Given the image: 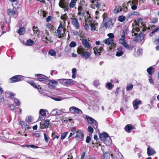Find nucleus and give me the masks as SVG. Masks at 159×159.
<instances>
[{"instance_id": "nucleus-1", "label": "nucleus", "mask_w": 159, "mask_h": 159, "mask_svg": "<svg viewBox=\"0 0 159 159\" xmlns=\"http://www.w3.org/2000/svg\"><path fill=\"white\" fill-rule=\"evenodd\" d=\"M76 0H71L69 4L68 3L65 1L64 0H60L59 3V6L64 9L65 11H68L70 10V8H73L75 6Z\"/></svg>"}, {"instance_id": "nucleus-2", "label": "nucleus", "mask_w": 159, "mask_h": 159, "mask_svg": "<svg viewBox=\"0 0 159 159\" xmlns=\"http://www.w3.org/2000/svg\"><path fill=\"white\" fill-rule=\"evenodd\" d=\"M102 17L103 21L102 24L103 27L105 28L106 29H111L113 26L111 19L108 17L107 13H104Z\"/></svg>"}, {"instance_id": "nucleus-3", "label": "nucleus", "mask_w": 159, "mask_h": 159, "mask_svg": "<svg viewBox=\"0 0 159 159\" xmlns=\"http://www.w3.org/2000/svg\"><path fill=\"white\" fill-rule=\"evenodd\" d=\"M140 30V28L137 27V26L135 28L133 27L132 30V35L133 37V39L134 41L138 42L141 39L143 38V37L141 38V36H143V34L141 33H138Z\"/></svg>"}, {"instance_id": "nucleus-4", "label": "nucleus", "mask_w": 159, "mask_h": 159, "mask_svg": "<svg viewBox=\"0 0 159 159\" xmlns=\"http://www.w3.org/2000/svg\"><path fill=\"white\" fill-rule=\"evenodd\" d=\"M77 52L83 58H85V60L88 59L90 55L89 52L88 51H85L84 48L81 46H80L78 48Z\"/></svg>"}, {"instance_id": "nucleus-5", "label": "nucleus", "mask_w": 159, "mask_h": 159, "mask_svg": "<svg viewBox=\"0 0 159 159\" xmlns=\"http://www.w3.org/2000/svg\"><path fill=\"white\" fill-rule=\"evenodd\" d=\"M88 123L91 125L93 127V128L97 130L98 132L99 130L97 129L98 126V124L97 121L93 118L89 116L88 115L86 116V117Z\"/></svg>"}, {"instance_id": "nucleus-6", "label": "nucleus", "mask_w": 159, "mask_h": 159, "mask_svg": "<svg viewBox=\"0 0 159 159\" xmlns=\"http://www.w3.org/2000/svg\"><path fill=\"white\" fill-rule=\"evenodd\" d=\"M61 84L66 86H70L74 84V81L71 79H59Z\"/></svg>"}, {"instance_id": "nucleus-7", "label": "nucleus", "mask_w": 159, "mask_h": 159, "mask_svg": "<svg viewBox=\"0 0 159 159\" xmlns=\"http://www.w3.org/2000/svg\"><path fill=\"white\" fill-rule=\"evenodd\" d=\"M24 77L21 75H16L10 78L11 83L20 81L24 80Z\"/></svg>"}, {"instance_id": "nucleus-8", "label": "nucleus", "mask_w": 159, "mask_h": 159, "mask_svg": "<svg viewBox=\"0 0 159 159\" xmlns=\"http://www.w3.org/2000/svg\"><path fill=\"white\" fill-rule=\"evenodd\" d=\"M70 111L74 113L81 114L83 113L82 111L80 109L74 106L70 107L69 109Z\"/></svg>"}, {"instance_id": "nucleus-9", "label": "nucleus", "mask_w": 159, "mask_h": 159, "mask_svg": "<svg viewBox=\"0 0 159 159\" xmlns=\"http://www.w3.org/2000/svg\"><path fill=\"white\" fill-rule=\"evenodd\" d=\"M7 13L8 15L16 18L18 15V12L16 9H10L8 10Z\"/></svg>"}, {"instance_id": "nucleus-10", "label": "nucleus", "mask_w": 159, "mask_h": 159, "mask_svg": "<svg viewBox=\"0 0 159 159\" xmlns=\"http://www.w3.org/2000/svg\"><path fill=\"white\" fill-rule=\"evenodd\" d=\"M57 84L58 82L55 80H49L48 87L50 89H54Z\"/></svg>"}, {"instance_id": "nucleus-11", "label": "nucleus", "mask_w": 159, "mask_h": 159, "mask_svg": "<svg viewBox=\"0 0 159 159\" xmlns=\"http://www.w3.org/2000/svg\"><path fill=\"white\" fill-rule=\"evenodd\" d=\"M35 76L38 77V80L40 81H47L48 80V77L41 74H35Z\"/></svg>"}, {"instance_id": "nucleus-12", "label": "nucleus", "mask_w": 159, "mask_h": 159, "mask_svg": "<svg viewBox=\"0 0 159 159\" xmlns=\"http://www.w3.org/2000/svg\"><path fill=\"white\" fill-rule=\"evenodd\" d=\"M71 19L72 20V24L73 26L75 27L76 30L79 29L80 25L77 19L75 18H71Z\"/></svg>"}, {"instance_id": "nucleus-13", "label": "nucleus", "mask_w": 159, "mask_h": 159, "mask_svg": "<svg viewBox=\"0 0 159 159\" xmlns=\"http://www.w3.org/2000/svg\"><path fill=\"white\" fill-rule=\"evenodd\" d=\"M62 29V24L60 23L57 30L55 32L56 35L57 36H59V38H61L62 37L61 36V30Z\"/></svg>"}, {"instance_id": "nucleus-14", "label": "nucleus", "mask_w": 159, "mask_h": 159, "mask_svg": "<svg viewBox=\"0 0 159 159\" xmlns=\"http://www.w3.org/2000/svg\"><path fill=\"white\" fill-rule=\"evenodd\" d=\"M49 124V120H45L43 124L40 123V127L41 129H44L45 128H47Z\"/></svg>"}, {"instance_id": "nucleus-15", "label": "nucleus", "mask_w": 159, "mask_h": 159, "mask_svg": "<svg viewBox=\"0 0 159 159\" xmlns=\"http://www.w3.org/2000/svg\"><path fill=\"white\" fill-rule=\"evenodd\" d=\"M82 42L83 45L85 48H86L88 49L92 48V47L91 45L87 40L83 39L82 40Z\"/></svg>"}, {"instance_id": "nucleus-16", "label": "nucleus", "mask_w": 159, "mask_h": 159, "mask_svg": "<svg viewBox=\"0 0 159 159\" xmlns=\"http://www.w3.org/2000/svg\"><path fill=\"white\" fill-rule=\"evenodd\" d=\"M125 33L124 31H123L121 34V38L119 39V43L122 44H124L126 43V41L125 40Z\"/></svg>"}, {"instance_id": "nucleus-17", "label": "nucleus", "mask_w": 159, "mask_h": 159, "mask_svg": "<svg viewBox=\"0 0 159 159\" xmlns=\"http://www.w3.org/2000/svg\"><path fill=\"white\" fill-rule=\"evenodd\" d=\"M111 155V157L114 158L113 154L107 152L103 154L101 156V158L102 159H109Z\"/></svg>"}, {"instance_id": "nucleus-18", "label": "nucleus", "mask_w": 159, "mask_h": 159, "mask_svg": "<svg viewBox=\"0 0 159 159\" xmlns=\"http://www.w3.org/2000/svg\"><path fill=\"white\" fill-rule=\"evenodd\" d=\"M140 100H138V99H136L133 102V104L134 106V109L137 110L139 108L138 105L141 103Z\"/></svg>"}, {"instance_id": "nucleus-19", "label": "nucleus", "mask_w": 159, "mask_h": 159, "mask_svg": "<svg viewBox=\"0 0 159 159\" xmlns=\"http://www.w3.org/2000/svg\"><path fill=\"white\" fill-rule=\"evenodd\" d=\"M83 7L79 5L78 8V16H79L81 17L80 18H79L80 20H81V17H83L84 15V12H81V11H82Z\"/></svg>"}, {"instance_id": "nucleus-20", "label": "nucleus", "mask_w": 159, "mask_h": 159, "mask_svg": "<svg viewBox=\"0 0 159 159\" xmlns=\"http://www.w3.org/2000/svg\"><path fill=\"white\" fill-rule=\"evenodd\" d=\"M93 49L94 50V53L97 55H99L101 51H103V47H101L99 48H98V47L97 48L95 47L93 48Z\"/></svg>"}, {"instance_id": "nucleus-21", "label": "nucleus", "mask_w": 159, "mask_h": 159, "mask_svg": "<svg viewBox=\"0 0 159 159\" xmlns=\"http://www.w3.org/2000/svg\"><path fill=\"white\" fill-rule=\"evenodd\" d=\"M86 15L84 17L85 22L86 23H90L92 20V19L89 11L86 12Z\"/></svg>"}, {"instance_id": "nucleus-22", "label": "nucleus", "mask_w": 159, "mask_h": 159, "mask_svg": "<svg viewBox=\"0 0 159 159\" xmlns=\"http://www.w3.org/2000/svg\"><path fill=\"white\" fill-rule=\"evenodd\" d=\"M114 41L113 39H111V38H107L104 40L102 43H105L107 45H111L113 43Z\"/></svg>"}, {"instance_id": "nucleus-23", "label": "nucleus", "mask_w": 159, "mask_h": 159, "mask_svg": "<svg viewBox=\"0 0 159 159\" xmlns=\"http://www.w3.org/2000/svg\"><path fill=\"white\" fill-rule=\"evenodd\" d=\"M76 133L77 134L76 137L78 139L80 140H83L84 138V134L82 132H79L78 131H77Z\"/></svg>"}, {"instance_id": "nucleus-24", "label": "nucleus", "mask_w": 159, "mask_h": 159, "mask_svg": "<svg viewBox=\"0 0 159 159\" xmlns=\"http://www.w3.org/2000/svg\"><path fill=\"white\" fill-rule=\"evenodd\" d=\"M117 50L118 51L116 52V55L117 57H120L122 56L124 53V51H123V48L120 47Z\"/></svg>"}, {"instance_id": "nucleus-25", "label": "nucleus", "mask_w": 159, "mask_h": 159, "mask_svg": "<svg viewBox=\"0 0 159 159\" xmlns=\"http://www.w3.org/2000/svg\"><path fill=\"white\" fill-rule=\"evenodd\" d=\"M109 135L106 132L100 134L99 137L100 139L102 141H104L107 137Z\"/></svg>"}, {"instance_id": "nucleus-26", "label": "nucleus", "mask_w": 159, "mask_h": 159, "mask_svg": "<svg viewBox=\"0 0 159 159\" xmlns=\"http://www.w3.org/2000/svg\"><path fill=\"white\" fill-rule=\"evenodd\" d=\"M156 152L154 149L150 148L149 147L148 148L147 153L148 156L153 155Z\"/></svg>"}, {"instance_id": "nucleus-27", "label": "nucleus", "mask_w": 159, "mask_h": 159, "mask_svg": "<svg viewBox=\"0 0 159 159\" xmlns=\"http://www.w3.org/2000/svg\"><path fill=\"white\" fill-rule=\"evenodd\" d=\"M104 143L107 145H110L112 143V141L109 135L104 141Z\"/></svg>"}, {"instance_id": "nucleus-28", "label": "nucleus", "mask_w": 159, "mask_h": 159, "mask_svg": "<svg viewBox=\"0 0 159 159\" xmlns=\"http://www.w3.org/2000/svg\"><path fill=\"white\" fill-rule=\"evenodd\" d=\"M133 129V128L132 125L130 124H128L126 125L125 128V130L126 132L127 133H129L130 132L131 130Z\"/></svg>"}, {"instance_id": "nucleus-29", "label": "nucleus", "mask_w": 159, "mask_h": 159, "mask_svg": "<svg viewBox=\"0 0 159 159\" xmlns=\"http://www.w3.org/2000/svg\"><path fill=\"white\" fill-rule=\"evenodd\" d=\"M98 24L94 22L91 23L90 24L91 30L92 32L94 31L96 29V27L98 26Z\"/></svg>"}, {"instance_id": "nucleus-30", "label": "nucleus", "mask_w": 159, "mask_h": 159, "mask_svg": "<svg viewBox=\"0 0 159 159\" xmlns=\"http://www.w3.org/2000/svg\"><path fill=\"white\" fill-rule=\"evenodd\" d=\"M147 71L149 74L152 75L154 72V70L153 66H151L148 68L147 69Z\"/></svg>"}, {"instance_id": "nucleus-31", "label": "nucleus", "mask_w": 159, "mask_h": 159, "mask_svg": "<svg viewBox=\"0 0 159 159\" xmlns=\"http://www.w3.org/2000/svg\"><path fill=\"white\" fill-rule=\"evenodd\" d=\"M94 5L97 8H99L100 9H102L103 7V3L99 2H96V3H95Z\"/></svg>"}, {"instance_id": "nucleus-32", "label": "nucleus", "mask_w": 159, "mask_h": 159, "mask_svg": "<svg viewBox=\"0 0 159 159\" xmlns=\"http://www.w3.org/2000/svg\"><path fill=\"white\" fill-rule=\"evenodd\" d=\"M123 45L126 49L129 50H131L133 48V46L132 45H128L127 42L123 44Z\"/></svg>"}, {"instance_id": "nucleus-33", "label": "nucleus", "mask_w": 159, "mask_h": 159, "mask_svg": "<svg viewBox=\"0 0 159 159\" xmlns=\"http://www.w3.org/2000/svg\"><path fill=\"white\" fill-rule=\"evenodd\" d=\"M25 32V29L24 27L20 28L18 31V33L20 35H23Z\"/></svg>"}, {"instance_id": "nucleus-34", "label": "nucleus", "mask_w": 159, "mask_h": 159, "mask_svg": "<svg viewBox=\"0 0 159 159\" xmlns=\"http://www.w3.org/2000/svg\"><path fill=\"white\" fill-rule=\"evenodd\" d=\"M20 123L21 126L23 127V128H25V129H29V127L27 126V125L25 122L20 121Z\"/></svg>"}, {"instance_id": "nucleus-35", "label": "nucleus", "mask_w": 159, "mask_h": 159, "mask_svg": "<svg viewBox=\"0 0 159 159\" xmlns=\"http://www.w3.org/2000/svg\"><path fill=\"white\" fill-rule=\"evenodd\" d=\"M50 25H48L46 26V30H45L44 33L45 34V35H48L49 34V33L48 31H47V30H51V29L50 28Z\"/></svg>"}, {"instance_id": "nucleus-36", "label": "nucleus", "mask_w": 159, "mask_h": 159, "mask_svg": "<svg viewBox=\"0 0 159 159\" xmlns=\"http://www.w3.org/2000/svg\"><path fill=\"white\" fill-rule=\"evenodd\" d=\"M125 19V17L123 16H120L118 17V20L120 22L124 21Z\"/></svg>"}, {"instance_id": "nucleus-37", "label": "nucleus", "mask_w": 159, "mask_h": 159, "mask_svg": "<svg viewBox=\"0 0 159 159\" xmlns=\"http://www.w3.org/2000/svg\"><path fill=\"white\" fill-rule=\"evenodd\" d=\"M87 4L84 0H80L79 5L83 7H85L86 6Z\"/></svg>"}, {"instance_id": "nucleus-38", "label": "nucleus", "mask_w": 159, "mask_h": 159, "mask_svg": "<svg viewBox=\"0 0 159 159\" xmlns=\"http://www.w3.org/2000/svg\"><path fill=\"white\" fill-rule=\"evenodd\" d=\"M128 3L130 4L138 5V0H132V1H129L128 2Z\"/></svg>"}, {"instance_id": "nucleus-39", "label": "nucleus", "mask_w": 159, "mask_h": 159, "mask_svg": "<svg viewBox=\"0 0 159 159\" xmlns=\"http://www.w3.org/2000/svg\"><path fill=\"white\" fill-rule=\"evenodd\" d=\"M34 43V41L31 39H29L27 40V45L28 46H31Z\"/></svg>"}, {"instance_id": "nucleus-40", "label": "nucleus", "mask_w": 159, "mask_h": 159, "mask_svg": "<svg viewBox=\"0 0 159 159\" xmlns=\"http://www.w3.org/2000/svg\"><path fill=\"white\" fill-rule=\"evenodd\" d=\"M42 39H43V41L46 43H48V41H49V40L48 39L47 36L45 35V34L42 37Z\"/></svg>"}, {"instance_id": "nucleus-41", "label": "nucleus", "mask_w": 159, "mask_h": 159, "mask_svg": "<svg viewBox=\"0 0 159 159\" xmlns=\"http://www.w3.org/2000/svg\"><path fill=\"white\" fill-rule=\"evenodd\" d=\"M39 114L42 116H46V113L45 110L43 109H40L39 111Z\"/></svg>"}, {"instance_id": "nucleus-42", "label": "nucleus", "mask_w": 159, "mask_h": 159, "mask_svg": "<svg viewBox=\"0 0 159 159\" xmlns=\"http://www.w3.org/2000/svg\"><path fill=\"white\" fill-rule=\"evenodd\" d=\"M133 85L132 84H130L127 85L126 87V91H130L132 90L133 88Z\"/></svg>"}, {"instance_id": "nucleus-43", "label": "nucleus", "mask_w": 159, "mask_h": 159, "mask_svg": "<svg viewBox=\"0 0 159 159\" xmlns=\"http://www.w3.org/2000/svg\"><path fill=\"white\" fill-rule=\"evenodd\" d=\"M65 50L66 52H70L71 50V48L69 46H66L65 48Z\"/></svg>"}, {"instance_id": "nucleus-44", "label": "nucleus", "mask_w": 159, "mask_h": 159, "mask_svg": "<svg viewBox=\"0 0 159 159\" xmlns=\"http://www.w3.org/2000/svg\"><path fill=\"white\" fill-rule=\"evenodd\" d=\"M49 54L51 56H54L56 55V53L54 50H50L49 52Z\"/></svg>"}, {"instance_id": "nucleus-45", "label": "nucleus", "mask_w": 159, "mask_h": 159, "mask_svg": "<svg viewBox=\"0 0 159 159\" xmlns=\"http://www.w3.org/2000/svg\"><path fill=\"white\" fill-rule=\"evenodd\" d=\"M68 133V132H65L62 133L61 137V139L62 140L66 138Z\"/></svg>"}, {"instance_id": "nucleus-46", "label": "nucleus", "mask_w": 159, "mask_h": 159, "mask_svg": "<svg viewBox=\"0 0 159 159\" xmlns=\"http://www.w3.org/2000/svg\"><path fill=\"white\" fill-rule=\"evenodd\" d=\"M14 98V102L16 104V106H18L20 105V102L19 100L16 98Z\"/></svg>"}, {"instance_id": "nucleus-47", "label": "nucleus", "mask_w": 159, "mask_h": 159, "mask_svg": "<svg viewBox=\"0 0 159 159\" xmlns=\"http://www.w3.org/2000/svg\"><path fill=\"white\" fill-rule=\"evenodd\" d=\"M57 109H55L54 110H53L51 113V115L53 116H55L56 115H57Z\"/></svg>"}, {"instance_id": "nucleus-48", "label": "nucleus", "mask_w": 159, "mask_h": 159, "mask_svg": "<svg viewBox=\"0 0 159 159\" xmlns=\"http://www.w3.org/2000/svg\"><path fill=\"white\" fill-rule=\"evenodd\" d=\"M76 43L75 42L73 41V42H71L70 43V44H69V46L71 48H73V47H75L76 46Z\"/></svg>"}, {"instance_id": "nucleus-49", "label": "nucleus", "mask_w": 159, "mask_h": 159, "mask_svg": "<svg viewBox=\"0 0 159 159\" xmlns=\"http://www.w3.org/2000/svg\"><path fill=\"white\" fill-rule=\"evenodd\" d=\"M33 32L34 34L37 33L39 31V29L37 27H35V26L33 27Z\"/></svg>"}, {"instance_id": "nucleus-50", "label": "nucleus", "mask_w": 159, "mask_h": 159, "mask_svg": "<svg viewBox=\"0 0 159 159\" xmlns=\"http://www.w3.org/2000/svg\"><path fill=\"white\" fill-rule=\"evenodd\" d=\"M107 36L109 37V38L111 39H113L115 38L114 34L112 33H110L107 34Z\"/></svg>"}, {"instance_id": "nucleus-51", "label": "nucleus", "mask_w": 159, "mask_h": 159, "mask_svg": "<svg viewBox=\"0 0 159 159\" xmlns=\"http://www.w3.org/2000/svg\"><path fill=\"white\" fill-rule=\"evenodd\" d=\"M130 6H131V9L133 10H135L137 8V6L138 5L130 4Z\"/></svg>"}, {"instance_id": "nucleus-52", "label": "nucleus", "mask_w": 159, "mask_h": 159, "mask_svg": "<svg viewBox=\"0 0 159 159\" xmlns=\"http://www.w3.org/2000/svg\"><path fill=\"white\" fill-rule=\"evenodd\" d=\"M88 130L89 132L91 133H93V128L90 126L88 127Z\"/></svg>"}, {"instance_id": "nucleus-53", "label": "nucleus", "mask_w": 159, "mask_h": 159, "mask_svg": "<svg viewBox=\"0 0 159 159\" xmlns=\"http://www.w3.org/2000/svg\"><path fill=\"white\" fill-rule=\"evenodd\" d=\"M32 86H33L34 88H35L37 89H38V87L36 86L35 84L33 82L30 81L29 83Z\"/></svg>"}, {"instance_id": "nucleus-54", "label": "nucleus", "mask_w": 159, "mask_h": 159, "mask_svg": "<svg viewBox=\"0 0 159 159\" xmlns=\"http://www.w3.org/2000/svg\"><path fill=\"white\" fill-rule=\"evenodd\" d=\"M142 52V50L141 49H139L137 50V55L140 56L141 55Z\"/></svg>"}, {"instance_id": "nucleus-55", "label": "nucleus", "mask_w": 159, "mask_h": 159, "mask_svg": "<svg viewBox=\"0 0 159 159\" xmlns=\"http://www.w3.org/2000/svg\"><path fill=\"white\" fill-rule=\"evenodd\" d=\"M53 99L55 101H59L62 100V99H64V98H62V97H60L59 98H53Z\"/></svg>"}, {"instance_id": "nucleus-56", "label": "nucleus", "mask_w": 159, "mask_h": 159, "mask_svg": "<svg viewBox=\"0 0 159 159\" xmlns=\"http://www.w3.org/2000/svg\"><path fill=\"white\" fill-rule=\"evenodd\" d=\"M107 86V88L108 89H111L113 87V86L111 83L109 82L106 84Z\"/></svg>"}, {"instance_id": "nucleus-57", "label": "nucleus", "mask_w": 159, "mask_h": 159, "mask_svg": "<svg viewBox=\"0 0 159 159\" xmlns=\"http://www.w3.org/2000/svg\"><path fill=\"white\" fill-rule=\"evenodd\" d=\"M93 84L96 87H98L99 85V83L98 80H95L94 81Z\"/></svg>"}, {"instance_id": "nucleus-58", "label": "nucleus", "mask_w": 159, "mask_h": 159, "mask_svg": "<svg viewBox=\"0 0 159 159\" xmlns=\"http://www.w3.org/2000/svg\"><path fill=\"white\" fill-rule=\"evenodd\" d=\"M26 121L29 122H32L31 117L30 116L27 117L26 118Z\"/></svg>"}, {"instance_id": "nucleus-59", "label": "nucleus", "mask_w": 159, "mask_h": 159, "mask_svg": "<svg viewBox=\"0 0 159 159\" xmlns=\"http://www.w3.org/2000/svg\"><path fill=\"white\" fill-rule=\"evenodd\" d=\"M149 79L148 80L149 83L151 84H152L153 85L154 84V83L153 82V80L152 78V76H150L149 77Z\"/></svg>"}, {"instance_id": "nucleus-60", "label": "nucleus", "mask_w": 159, "mask_h": 159, "mask_svg": "<svg viewBox=\"0 0 159 159\" xmlns=\"http://www.w3.org/2000/svg\"><path fill=\"white\" fill-rule=\"evenodd\" d=\"M44 139L46 142H48L49 141V139L47 137L46 134L45 133L44 134Z\"/></svg>"}, {"instance_id": "nucleus-61", "label": "nucleus", "mask_w": 159, "mask_h": 159, "mask_svg": "<svg viewBox=\"0 0 159 159\" xmlns=\"http://www.w3.org/2000/svg\"><path fill=\"white\" fill-rule=\"evenodd\" d=\"M72 34L73 35L75 36H77L78 34V32L75 30H72Z\"/></svg>"}, {"instance_id": "nucleus-62", "label": "nucleus", "mask_w": 159, "mask_h": 159, "mask_svg": "<svg viewBox=\"0 0 159 159\" xmlns=\"http://www.w3.org/2000/svg\"><path fill=\"white\" fill-rule=\"evenodd\" d=\"M119 9L118 8H115L113 10V12L115 14H117L119 12Z\"/></svg>"}, {"instance_id": "nucleus-63", "label": "nucleus", "mask_w": 159, "mask_h": 159, "mask_svg": "<svg viewBox=\"0 0 159 159\" xmlns=\"http://www.w3.org/2000/svg\"><path fill=\"white\" fill-rule=\"evenodd\" d=\"M91 140V138L89 136H87L86 137V142L87 143H89L90 142Z\"/></svg>"}, {"instance_id": "nucleus-64", "label": "nucleus", "mask_w": 159, "mask_h": 159, "mask_svg": "<svg viewBox=\"0 0 159 159\" xmlns=\"http://www.w3.org/2000/svg\"><path fill=\"white\" fill-rule=\"evenodd\" d=\"M154 43L155 45H159V39L155 40Z\"/></svg>"}]
</instances>
